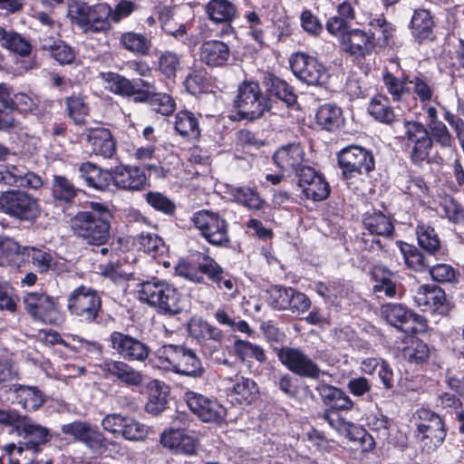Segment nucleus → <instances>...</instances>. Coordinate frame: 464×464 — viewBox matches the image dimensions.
I'll return each instance as SVG.
<instances>
[{"label": "nucleus", "instance_id": "64", "mask_svg": "<svg viewBox=\"0 0 464 464\" xmlns=\"http://www.w3.org/2000/svg\"><path fill=\"white\" fill-rule=\"evenodd\" d=\"M301 24L304 31L313 35H318L323 31L319 19L310 10L302 12Z\"/></svg>", "mask_w": 464, "mask_h": 464}, {"label": "nucleus", "instance_id": "29", "mask_svg": "<svg viewBox=\"0 0 464 464\" xmlns=\"http://www.w3.org/2000/svg\"><path fill=\"white\" fill-rule=\"evenodd\" d=\"M413 301L422 311L441 310L444 312L446 295L441 288L436 285H423L417 288Z\"/></svg>", "mask_w": 464, "mask_h": 464}, {"label": "nucleus", "instance_id": "4", "mask_svg": "<svg viewBox=\"0 0 464 464\" xmlns=\"http://www.w3.org/2000/svg\"><path fill=\"white\" fill-rule=\"evenodd\" d=\"M112 8L107 4L89 5L72 0L68 6V17L85 33H106L111 28Z\"/></svg>", "mask_w": 464, "mask_h": 464}, {"label": "nucleus", "instance_id": "1", "mask_svg": "<svg viewBox=\"0 0 464 464\" xmlns=\"http://www.w3.org/2000/svg\"><path fill=\"white\" fill-rule=\"evenodd\" d=\"M156 358L160 368L181 375L198 378L205 372L196 352L184 345L165 344L158 349Z\"/></svg>", "mask_w": 464, "mask_h": 464}, {"label": "nucleus", "instance_id": "23", "mask_svg": "<svg viewBox=\"0 0 464 464\" xmlns=\"http://www.w3.org/2000/svg\"><path fill=\"white\" fill-rule=\"evenodd\" d=\"M0 183L37 189L43 186V179L23 165H7L0 167Z\"/></svg>", "mask_w": 464, "mask_h": 464}, {"label": "nucleus", "instance_id": "30", "mask_svg": "<svg viewBox=\"0 0 464 464\" xmlns=\"http://www.w3.org/2000/svg\"><path fill=\"white\" fill-rule=\"evenodd\" d=\"M230 57L229 46L219 40H208L199 47V59L208 67H220L227 64Z\"/></svg>", "mask_w": 464, "mask_h": 464}, {"label": "nucleus", "instance_id": "49", "mask_svg": "<svg viewBox=\"0 0 464 464\" xmlns=\"http://www.w3.org/2000/svg\"><path fill=\"white\" fill-rule=\"evenodd\" d=\"M401 252L408 267L415 271H423L429 267L425 256L416 246L403 244L401 246Z\"/></svg>", "mask_w": 464, "mask_h": 464}, {"label": "nucleus", "instance_id": "31", "mask_svg": "<svg viewBox=\"0 0 464 464\" xmlns=\"http://www.w3.org/2000/svg\"><path fill=\"white\" fill-rule=\"evenodd\" d=\"M27 246H21L13 237L0 236V266L20 267L25 261Z\"/></svg>", "mask_w": 464, "mask_h": 464}, {"label": "nucleus", "instance_id": "41", "mask_svg": "<svg viewBox=\"0 0 464 464\" xmlns=\"http://www.w3.org/2000/svg\"><path fill=\"white\" fill-rule=\"evenodd\" d=\"M25 252V258L31 260L39 273L47 274L57 270V262L51 252L34 246H27Z\"/></svg>", "mask_w": 464, "mask_h": 464}, {"label": "nucleus", "instance_id": "57", "mask_svg": "<svg viewBox=\"0 0 464 464\" xmlns=\"http://www.w3.org/2000/svg\"><path fill=\"white\" fill-rule=\"evenodd\" d=\"M126 420L127 416L120 413H110L102 418L101 425L103 430L117 438L121 436Z\"/></svg>", "mask_w": 464, "mask_h": 464}, {"label": "nucleus", "instance_id": "59", "mask_svg": "<svg viewBox=\"0 0 464 464\" xmlns=\"http://www.w3.org/2000/svg\"><path fill=\"white\" fill-rule=\"evenodd\" d=\"M292 288L273 286L269 290V302L275 309L285 310L289 307Z\"/></svg>", "mask_w": 464, "mask_h": 464}, {"label": "nucleus", "instance_id": "33", "mask_svg": "<svg viewBox=\"0 0 464 464\" xmlns=\"http://www.w3.org/2000/svg\"><path fill=\"white\" fill-rule=\"evenodd\" d=\"M137 98L140 102H148L151 109L162 115H169L176 109L175 101L167 93L156 92V88L151 82V87L145 88L144 92H140Z\"/></svg>", "mask_w": 464, "mask_h": 464}, {"label": "nucleus", "instance_id": "51", "mask_svg": "<svg viewBox=\"0 0 464 464\" xmlns=\"http://www.w3.org/2000/svg\"><path fill=\"white\" fill-rule=\"evenodd\" d=\"M137 244L140 250L154 256L161 255L165 251V244L163 240L156 234L142 232L137 237Z\"/></svg>", "mask_w": 464, "mask_h": 464}, {"label": "nucleus", "instance_id": "9", "mask_svg": "<svg viewBox=\"0 0 464 464\" xmlns=\"http://www.w3.org/2000/svg\"><path fill=\"white\" fill-rule=\"evenodd\" d=\"M191 221L210 245L219 247L229 246L228 224L218 213L200 210L193 215Z\"/></svg>", "mask_w": 464, "mask_h": 464}, {"label": "nucleus", "instance_id": "43", "mask_svg": "<svg viewBox=\"0 0 464 464\" xmlns=\"http://www.w3.org/2000/svg\"><path fill=\"white\" fill-rule=\"evenodd\" d=\"M181 57L172 51L160 52L158 56V69L167 78H174L181 68Z\"/></svg>", "mask_w": 464, "mask_h": 464}, {"label": "nucleus", "instance_id": "7", "mask_svg": "<svg viewBox=\"0 0 464 464\" xmlns=\"http://www.w3.org/2000/svg\"><path fill=\"white\" fill-rule=\"evenodd\" d=\"M72 227L74 234L89 245L102 246L110 238V220L90 211L79 212L72 219Z\"/></svg>", "mask_w": 464, "mask_h": 464}, {"label": "nucleus", "instance_id": "26", "mask_svg": "<svg viewBox=\"0 0 464 464\" xmlns=\"http://www.w3.org/2000/svg\"><path fill=\"white\" fill-rule=\"evenodd\" d=\"M105 175L121 189L140 190L147 184L144 171L138 167H118L113 172L105 173Z\"/></svg>", "mask_w": 464, "mask_h": 464}, {"label": "nucleus", "instance_id": "60", "mask_svg": "<svg viewBox=\"0 0 464 464\" xmlns=\"http://www.w3.org/2000/svg\"><path fill=\"white\" fill-rule=\"evenodd\" d=\"M13 102L14 105L10 107V110H17L23 113L34 112L37 108V98L24 92L14 94Z\"/></svg>", "mask_w": 464, "mask_h": 464}, {"label": "nucleus", "instance_id": "19", "mask_svg": "<svg viewBox=\"0 0 464 464\" xmlns=\"http://www.w3.org/2000/svg\"><path fill=\"white\" fill-rule=\"evenodd\" d=\"M382 314L392 325L406 334H415L425 327V320L401 304H388L382 307Z\"/></svg>", "mask_w": 464, "mask_h": 464}, {"label": "nucleus", "instance_id": "17", "mask_svg": "<svg viewBox=\"0 0 464 464\" xmlns=\"http://www.w3.org/2000/svg\"><path fill=\"white\" fill-rule=\"evenodd\" d=\"M293 73L303 82L310 85H324L327 82L329 74L325 67L304 53H296L290 58Z\"/></svg>", "mask_w": 464, "mask_h": 464}, {"label": "nucleus", "instance_id": "2", "mask_svg": "<svg viewBox=\"0 0 464 464\" xmlns=\"http://www.w3.org/2000/svg\"><path fill=\"white\" fill-rule=\"evenodd\" d=\"M66 309L80 324H98L102 321V298L92 287L82 285L73 289L67 295Z\"/></svg>", "mask_w": 464, "mask_h": 464}, {"label": "nucleus", "instance_id": "50", "mask_svg": "<svg viewBox=\"0 0 464 464\" xmlns=\"http://www.w3.org/2000/svg\"><path fill=\"white\" fill-rule=\"evenodd\" d=\"M66 110L68 116L76 123L82 124L89 112V107L82 96L72 95L66 98Z\"/></svg>", "mask_w": 464, "mask_h": 464}, {"label": "nucleus", "instance_id": "32", "mask_svg": "<svg viewBox=\"0 0 464 464\" xmlns=\"http://www.w3.org/2000/svg\"><path fill=\"white\" fill-rule=\"evenodd\" d=\"M119 44L121 48L136 56H147L152 48L151 38L149 35L134 31L121 33Z\"/></svg>", "mask_w": 464, "mask_h": 464}, {"label": "nucleus", "instance_id": "13", "mask_svg": "<svg viewBox=\"0 0 464 464\" xmlns=\"http://www.w3.org/2000/svg\"><path fill=\"white\" fill-rule=\"evenodd\" d=\"M175 273L196 284L204 283V275L219 284L223 268L212 257L202 256L198 261L179 260L175 266Z\"/></svg>", "mask_w": 464, "mask_h": 464}, {"label": "nucleus", "instance_id": "46", "mask_svg": "<svg viewBox=\"0 0 464 464\" xmlns=\"http://www.w3.org/2000/svg\"><path fill=\"white\" fill-rule=\"evenodd\" d=\"M419 246L430 254L436 253L440 247V241L434 228L419 225L416 228Z\"/></svg>", "mask_w": 464, "mask_h": 464}, {"label": "nucleus", "instance_id": "42", "mask_svg": "<svg viewBox=\"0 0 464 464\" xmlns=\"http://www.w3.org/2000/svg\"><path fill=\"white\" fill-rule=\"evenodd\" d=\"M78 189L65 176L54 175L52 182V195L55 201L71 203L77 196Z\"/></svg>", "mask_w": 464, "mask_h": 464}, {"label": "nucleus", "instance_id": "58", "mask_svg": "<svg viewBox=\"0 0 464 464\" xmlns=\"http://www.w3.org/2000/svg\"><path fill=\"white\" fill-rule=\"evenodd\" d=\"M441 206L443 208L446 218L454 224L464 222V209L461 205L453 198H445Z\"/></svg>", "mask_w": 464, "mask_h": 464}, {"label": "nucleus", "instance_id": "63", "mask_svg": "<svg viewBox=\"0 0 464 464\" xmlns=\"http://www.w3.org/2000/svg\"><path fill=\"white\" fill-rule=\"evenodd\" d=\"M383 83L393 101H399L404 92V82L387 72L383 74Z\"/></svg>", "mask_w": 464, "mask_h": 464}, {"label": "nucleus", "instance_id": "10", "mask_svg": "<svg viewBox=\"0 0 464 464\" xmlns=\"http://www.w3.org/2000/svg\"><path fill=\"white\" fill-rule=\"evenodd\" d=\"M63 435L81 442L92 452H102L109 446H115L116 442L108 440L96 425L88 421L74 420L62 425Z\"/></svg>", "mask_w": 464, "mask_h": 464}, {"label": "nucleus", "instance_id": "21", "mask_svg": "<svg viewBox=\"0 0 464 464\" xmlns=\"http://www.w3.org/2000/svg\"><path fill=\"white\" fill-rule=\"evenodd\" d=\"M100 368L106 377L115 379L127 387H140L145 381L142 372L123 361L107 359L100 364Z\"/></svg>", "mask_w": 464, "mask_h": 464}, {"label": "nucleus", "instance_id": "61", "mask_svg": "<svg viewBox=\"0 0 464 464\" xmlns=\"http://www.w3.org/2000/svg\"><path fill=\"white\" fill-rule=\"evenodd\" d=\"M348 24L349 21L339 15H334L331 17L326 23V29L331 34L338 37L342 42L344 36H346L348 33L352 31Z\"/></svg>", "mask_w": 464, "mask_h": 464}, {"label": "nucleus", "instance_id": "56", "mask_svg": "<svg viewBox=\"0 0 464 464\" xmlns=\"http://www.w3.org/2000/svg\"><path fill=\"white\" fill-rule=\"evenodd\" d=\"M235 197L238 203L250 209H260L264 204L258 194L249 188H237Z\"/></svg>", "mask_w": 464, "mask_h": 464}, {"label": "nucleus", "instance_id": "40", "mask_svg": "<svg viewBox=\"0 0 464 464\" xmlns=\"http://www.w3.org/2000/svg\"><path fill=\"white\" fill-rule=\"evenodd\" d=\"M368 111L376 121L387 125H392L397 121L388 98L382 94L375 95L372 99Z\"/></svg>", "mask_w": 464, "mask_h": 464}, {"label": "nucleus", "instance_id": "3", "mask_svg": "<svg viewBox=\"0 0 464 464\" xmlns=\"http://www.w3.org/2000/svg\"><path fill=\"white\" fill-rule=\"evenodd\" d=\"M139 298L141 302L157 308L164 314H177L181 311L180 294L165 280L152 277L139 285Z\"/></svg>", "mask_w": 464, "mask_h": 464}, {"label": "nucleus", "instance_id": "16", "mask_svg": "<svg viewBox=\"0 0 464 464\" xmlns=\"http://www.w3.org/2000/svg\"><path fill=\"white\" fill-rule=\"evenodd\" d=\"M338 163L343 175L350 179L356 174H367L374 169L373 156L360 146H348L338 153Z\"/></svg>", "mask_w": 464, "mask_h": 464}, {"label": "nucleus", "instance_id": "5", "mask_svg": "<svg viewBox=\"0 0 464 464\" xmlns=\"http://www.w3.org/2000/svg\"><path fill=\"white\" fill-rule=\"evenodd\" d=\"M14 432L22 440L17 443H9L4 446L3 450L12 453L17 450L20 457L24 453H29L35 457L41 452L42 447L48 443L52 435L48 428L34 421L30 417L23 415L17 424Z\"/></svg>", "mask_w": 464, "mask_h": 464}, {"label": "nucleus", "instance_id": "36", "mask_svg": "<svg viewBox=\"0 0 464 464\" xmlns=\"http://www.w3.org/2000/svg\"><path fill=\"white\" fill-rule=\"evenodd\" d=\"M13 391L15 393L17 402L25 410L36 411L45 401V396L36 386L14 384Z\"/></svg>", "mask_w": 464, "mask_h": 464}, {"label": "nucleus", "instance_id": "44", "mask_svg": "<svg viewBox=\"0 0 464 464\" xmlns=\"http://www.w3.org/2000/svg\"><path fill=\"white\" fill-rule=\"evenodd\" d=\"M411 27L414 35L420 40L428 38L433 27V21L430 12L424 9L415 11L411 18Z\"/></svg>", "mask_w": 464, "mask_h": 464}, {"label": "nucleus", "instance_id": "54", "mask_svg": "<svg viewBox=\"0 0 464 464\" xmlns=\"http://www.w3.org/2000/svg\"><path fill=\"white\" fill-rule=\"evenodd\" d=\"M148 429L133 418L127 416L121 434L127 440H141L147 437Z\"/></svg>", "mask_w": 464, "mask_h": 464}, {"label": "nucleus", "instance_id": "25", "mask_svg": "<svg viewBox=\"0 0 464 464\" xmlns=\"http://www.w3.org/2000/svg\"><path fill=\"white\" fill-rule=\"evenodd\" d=\"M86 140L92 152L104 159H111L116 154L117 143L107 128H89L85 130Z\"/></svg>", "mask_w": 464, "mask_h": 464}, {"label": "nucleus", "instance_id": "11", "mask_svg": "<svg viewBox=\"0 0 464 464\" xmlns=\"http://www.w3.org/2000/svg\"><path fill=\"white\" fill-rule=\"evenodd\" d=\"M25 311L34 319L44 324H60L63 321L58 299L45 292H30L24 297Z\"/></svg>", "mask_w": 464, "mask_h": 464}, {"label": "nucleus", "instance_id": "8", "mask_svg": "<svg viewBox=\"0 0 464 464\" xmlns=\"http://www.w3.org/2000/svg\"><path fill=\"white\" fill-rule=\"evenodd\" d=\"M234 106L240 119L249 121L261 118L270 109L269 100L255 82H245L239 85Z\"/></svg>", "mask_w": 464, "mask_h": 464}, {"label": "nucleus", "instance_id": "18", "mask_svg": "<svg viewBox=\"0 0 464 464\" xmlns=\"http://www.w3.org/2000/svg\"><path fill=\"white\" fill-rule=\"evenodd\" d=\"M184 400L188 409L204 422L219 423L226 417V409L216 399L188 391Z\"/></svg>", "mask_w": 464, "mask_h": 464}, {"label": "nucleus", "instance_id": "37", "mask_svg": "<svg viewBox=\"0 0 464 464\" xmlns=\"http://www.w3.org/2000/svg\"><path fill=\"white\" fill-rule=\"evenodd\" d=\"M174 129L182 138L198 140L200 128L198 118L189 111H180L175 115Z\"/></svg>", "mask_w": 464, "mask_h": 464}, {"label": "nucleus", "instance_id": "22", "mask_svg": "<svg viewBox=\"0 0 464 464\" xmlns=\"http://www.w3.org/2000/svg\"><path fill=\"white\" fill-rule=\"evenodd\" d=\"M102 77L107 84L106 88L111 92L122 97H133L135 102H140L137 99L140 92H144L145 88L151 87V82L148 81L130 80L116 72H110L103 74Z\"/></svg>", "mask_w": 464, "mask_h": 464}, {"label": "nucleus", "instance_id": "52", "mask_svg": "<svg viewBox=\"0 0 464 464\" xmlns=\"http://www.w3.org/2000/svg\"><path fill=\"white\" fill-rule=\"evenodd\" d=\"M301 188L304 197L314 201L324 200L330 194V186L322 175L317 179H314L312 184L308 183V185Z\"/></svg>", "mask_w": 464, "mask_h": 464}, {"label": "nucleus", "instance_id": "14", "mask_svg": "<svg viewBox=\"0 0 464 464\" xmlns=\"http://www.w3.org/2000/svg\"><path fill=\"white\" fill-rule=\"evenodd\" d=\"M279 362L293 373L316 380L323 373L320 367L302 349L284 346L276 350Z\"/></svg>", "mask_w": 464, "mask_h": 464}, {"label": "nucleus", "instance_id": "39", "mask_svg": "<svg viewBox=\"0 0 464 464\" xmlns=\"http://www.w3.org/2000/svg\"><path fill=\"white\" fill-rule=\"evenodd\" d=\"M362 223L368 233L375 236L389 237L394 229L390 218L375 209L364 214Z\"/></svg>", "mask_w": 464, "mask_h": 464}, {"label": "nucleus", "instance_id": "35", "mask_svg": "<svg viewBox=\"0 0 464 464\" xmlns=\"http://www.w3.org/2000/svg\"><path fill=\"white\" fill-rule=\"evenodd\" d=\"M205 10L208 18L216 24H230L237 15L236 5L228 0H210Z\"/></svg>", "mask_w": 464, "mask_h": 464}, {"label": "nucleus", "instance_id": "20", "mask_svg": "<svg viewBox=\"0 0 464 464\" xmlns=\"http://www.w3.org/2000/svg\"><path fill=\"white\" fill-rule=\"evenodd\" d=\"M109 342L111 349L127 361L143 362L150 353V348L147 343L118 331L111 334Z\"/></svg>", "mask_w": 464, "mask_h": 464}, {"label": "nucleus", "instance_id": "38", "mask_svg": "<svg viewBox=\"0 0 464 464\" xmlns=\"http://www.w3.org/2000/svg\"><path fill=\"white\" fill-rule=\"evenodd\" d=\"M315 118L317 124L327 131L338 130L344 121L341 108L332 103L320 106Z\"/></svg>", "mask_w": 464, "mask_h": 464}, {"label": "nucleus", "instance_id": "62", "mask_svg": "<svg viewBox=\"0 0 464 464\" xmlns=\"http://www.w3.org/2000/svg\"><path fill=\"white\" fill-rule=\"evenodd\" d=\"M429 271L433 280L440 283H450L456 278L454 268L448 264H438L430 267Z\"/></svg>", "mask_w": 464, "mask_h": 464}, {"label": "nucleus", "instance_id": "24", "mask_svg": "<svg viewBox=\"0 0 464 464\" xmlns=\"http://www.w3.org/2000/svg\"><path fill=\"white\" fill-rule=\"evenodd\" d=\"M227 395L232 397L239 404H251L258 396L259 389L256 382L247 377L236 374L225 379Z\"/></svg>", "mask_w": 464, "mask_h": 464}, {"label": "nucleus", "instance_id": "27", "mask_svg": "<svg viewBox=\"0 0 464 464\" xmlns=\"http://www.w3.org/2000/svg\"><path fill=\"white\" fill-rule=\"evenodd\" d=\"M341 44L345 52L353 56L363 58L374 51V33L368 34L360 29H353L344 36Z\"/></svg>", "mask_w": 464, "mask_h": 464}, {"label": "nucleus", "instance_id": "55", "mask_svg": "<svg viewBox=\"0 0 464 464\" xmlns=\"http://www.w3.org/2000/svg\"><path fill=\"white\" fill-rule=\"evenodd\" d=\"M146 200L150 206L166 215L172 216L176 206L173 201L160 192L150 191L146 194Z\"/></svg>", "mask_w": 464, "mask_h": 464}, {"label": "nucleus", "instance_id": "45", "mask_svg": "<svg viewBox=\"0 0 464 464\" xmlns=\"http://www.w3.org/2000/svg\"><path fill=\"white\" fill-rule=\"evenodd\" d=\"M80 176L85 180L86 185L96 189H104L107 186L105 183L106 176L102 174L101 169L91 162H84L79 166L78 169Z\"/></svg>", "mask_w": 464, "mask_h": 464}, {"label": "nucleus", "instance_id": "6", "mask_svg": "<svg viewBox=\"0 0 464 464\" xmlns=\"http://www.w3.org/2000/svg\"><path fill=\"white\" fill-rule=\"evenodd\" d=\"M0 211L21 222H34L41 215L38 199L19 189L1 193Z\"/></svg>", "mask_w": 464, "mask_h": 464}, {"label": "nucleus", "instance_id": "15", "mask_svg": "<svg viewBox=\"0 0 464 464\" xmlns=\"http://www.w3.org/2000/svg\"><path fill=\"white\" fill-rule=\"evenodd\" d=\"M403 127L406 145L411 150V160L414 164L420 165L428 160L432 149L430 132L422 123L416 121H405Z\"/></svg>", "mask_w": 464, "mask_h": 464}, {"label": "nucleus", "instance_id": "53", "mask_svg": "<svg viewBox=\"0 0 464 464\" xmlns=\"http://www.w3.org/2000/svg\"><path fill=\"white\" fill-rule=\"evenodd\" d=\"M271 92L289 106L296 102V95L294 92L293 87L280 78L275 77L271 79Z\"/></svg>", "mask_w": 464, "mask_h": 464}, {"label": "nucleus", "instance_id": "12", "mask_svg": "<svg viewBox=\"0 0 464 464\" xmlns=\"http://www.w3.org/2000/svg\"><path fill=\"white\" fill-rule=\"evenodd\" d=\"M420 422L417 424L416 439L423 450L433 451L444 441L446 430L442 419L427 409L418 411Z\"/></svg>", "mask_w": 464, "mask_h": 464}, {"label": "nucleus", "instance_id": "48", "mask_svg": "<svg viewBox=\"0 0 464 464\" xmlns=\"http://www.w3.org/2000/svg\"><path fill=\"white\" fill-rule=\"evenodd\" d=\"M42 48L50 52L52 57L61 64H68L74 60L73 50L63 41H54L53 44L44 43Z\"/></svg>", "mask_w": 464, "mask_h": 464}, {"label": "nucleus", "instance_id": "47", "mask_svg": "<svg viewBox=\"0 0 464 464\" xmlns=\"http://www.w3.org/2000/svg\"><path fill=\"white\" fill-rule=\"evenodd\" d=\"M428 126L432 144L435 142L444 150L455 149L454 137L443 122H434L433 124H428Z\"/></svg>", "mask_w": 464, "mask_h": 464}, {"label": "nucleus", "instance_id": "28", "mask_svg": "<svg viewBox=\"0 0 464 464\" xmlns=\"http://www.w3.org/2000/svg\"><path fill=\"white\" fill-rule=\"evenodd\" d=\"M304 150L300 144L292 143L278 149L274 154V161L284 171L298 173L304 167Z\"/></svg>", "mask_w": 464, "mask_h": 464}, {"label": "nucleus", "instance_id": "34", "mask_svg": "<svg viewBox=\"0 0 464 464\" xmlns=\"http://www.w3.org/2000/svg\"><path fill=\"white\" fill-rule=\"evenodd\" d=\"M0 47H3L21 57H27L32 52L30 40L14 30H6L0 26Z\"/></svg>", "mask_w": 464, "mask_h": 464}]
</instances>
